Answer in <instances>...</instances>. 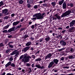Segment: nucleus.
Wrapping results in <instances>:
<instances>
[{
    "label": "nucleus",
    "instance_id": "obj_1",
    "mask_svg": "<svg viewBox=\"0 0 75 75\" xmlns=\"http://www.w3.org/2000/svg\"><path fill=\"white\" fill-rule=\"evenodd\" d=\"M59 60L57 59H54L50 63L49 65L48 66V68H50L51 67H54L57 64H58Z\"/></svg>",
    "mask_w": 75,
    "mask_h": 75
},
{
    "label": "nucleus",
    "instance_id": "obj_2",
    "mask_svg": "<svg viewBox=\"0 0 75 75\" xmlns=\"http://www.w3.org/2000/svg\"><path fill=\"white\" fill-rule=\"evenodd\" d=\"M33 17H36L32 18L31 20H35L37 19L41 20V19H42L44 18V17L42 16V14L40 13H36L33 15Z\"/></svg>",
    "mask_w": 75,
    "mask_h": 75
},
{
    "label": "nucleus",
    "instance_id": "obj_3",
    "mask_svg": "<svg viewBox=\"0 0 75 75\" xmlns=\"http://www.w3.org/2000/svg\"><path fill=\"white\" fill-rule=\"evenodd\" d=\"M73 11H72V12H71V10H68V11H66L65 13H64L61 16V17H66V16H69V15L70 14H71V13H73Z\"/></svg>",
    "mask_w": 75,
    "mask_h": 75
},
{
    "label": "nucleus",
    "instance_id": "obj_4",
    "mask_svg": "<svg viewBox=\"0 0 75 75\" xmlns=\"http://www.w3.org/2000/svg\"><path fill=\"white\" fill-rule=\"evenodd\" d=\"M59 52L61 51H63V52H70V48H66V47L64 48H62L59 49Z\"/></svg>",
    "mask_w": 75,
    "mask_h": 75
},
{
    "label": "nucleus",
    "instance_id": "obj_5",
    "mask_svg": "<svg viewBox=\"0 0 75 75\" xmlns=\"http://www.w3.org/2000/svg\"><path fill=\"white\" fill-rule=\"evenodd\" d=\"M2 14H4L5 16H7L9 14L8 13V10L6 8L2 10Z\"/></svg>",
    "mask_w": 75,
    "mask_h": 75
},
{
    "label": "nucleus",
    "instance_id": "obj_6",
    "mask_svg": "<svg viewBox=\"0 0 75 75\" xmlns=\"http://www.w3.org/2000/svg\"><path fill=\"white\" fill-rule=\"evenodd\" d=\"M9 65H11V67H16L15 64L13 63H11V62L10 61L8 62L7 64H6L5 66L6 68H7V67H8Z\"/></svg>",
    "mask_w": 75,
    "mask_h": 75
},
{
    "label": "nucleus",
    "instance_id": "obj_7",
    "mask_svg": "<svg viewBox=\"0 0 75 75\" xmlns=\"http://www.w3.org/2000/svg\"><path fill=\"white\" fill-rule=\"evenodd\" d=\"M14 29V28L13 27L12 28H10L9 30H8V31L7 30H4L2 31L3 33H10L12 31H13V30Z\"/></svg>",
    "mask_w": 75,
    "mask_h": 75
},
{
    "label": "nucleus",
    "instance_id": "obj_8",
    "mask_svg": "<svg viewBox=\"0 0 75 75\" xmlns=\"http://www.w3.org/2000/svg\"><path fill=\"white\" fill-rule=\"evenodd\" d=\"M31 47L30 46H27L24 48L22 50V52H26L28 50H30V48Z\"/></svg>",
    "mask_w": 75,
    "mask_h": 75
},
{
    "label": "nucleus",
    "instance_id": "obj_9",
    "mask_svg": "<svg viewBox=\"0 0 75 75\" xmlns=\"http://www.w3.org/2000/svg\"><path fill=\"white\" fill-rule=\"evenodd\" d=\"M60 45L63 47H65L67 45V43L64 40H61L60 42Z\"/></svg>",
    "mask_w": 75,
    "mask_h": 75
},
{
    "label": "nucleus",
    "instance_id": "obj_10",
    "mask_svg": "<svg viewBox=\"0 0 75 75\" xmlns=\"http://www.w3.org/2000/svg\"><path fill=\"white\" fill-rule=\"evenodd\" d=\"M51 57H52V54L51 53H49L45 57V60H46V59H49V58L50 59Z\"/></svg>",
    "mask_w": 75,
    "mask_h": 75
},
{
    "label": "nucleus",
    "instance_id": "obj_11",
    "mask_svg": "<svg viewBox=\"0 0 75 75\" xmlns=\"http://www.w3.org/2000/svg\"><path fill=\"white\" fill-rule=\"evenodd\" d=\"M22 25H18L17 26H16V28H15V26H13V27L12 28H13V27L14 28V29L13 30V31H16V30H17L18 28H21Z\"/></svg>",
    "mask_w": 75,
    "mask_h": 75
},
{
    "label": "nucleus",
    "instance_id": "obj_12",
    "mask_svg": "<svg viewBox=\"0 0 75 75\" xmlns=\"http://www.w3.org/2000/svg\"><path fill=\"white\" fill-rule=\"evenodd\" d=\"M75 24V20L72 21L70 22V27H72L74 24Z\"/></svg>",
    "mask_w": 75,
    "mask_h": 75
},
{
    "label": "nucleus",
    "instance_id": "obj_13",
    "mask_svg": "<svg viewBox=\"0 0 75 75\" xmlns=\"http://www.w3.org/2000/svg\"><path fill=\"white\" fill-rule=\"evenodd\" d=\"M20 23V21H17L16 22H13V26L14 27V26H16L17 25H18L19 23Z\"/></svg>",
    "mask_w": 75,
    "mask_h": 75
},
{
    "label": "nucleus",
    "instance_id": "obj_14",
    "mask_svg": "<svg viewBox=\"0 0 75 75\" xmlns=\"http://www.w3.org/2000/svg\"><path fill=\"white\" fill-rule=\"evenodd\" d=\"M54 17H56L57 19H58V20H60L61 19V16H58V14H57L55 15H54Z\"/></svg>",
    "mask_w": 75,
    "mask_h": 75
},
{
    "label": "nucleus",
    "instance_id": "obj_15",
    "mask_svg": "<svg viewBox=\"0 0 75 75\" xmlns=\"http://www.w3.org/2000/svg\"><path fill=\"white\" fill-rule=\"evenodd\" d=\"M67 7V4H66V2L64 1L63 4L62 8L63 9H65Z\"/></svg>",
    "mask_w": 75,
    "mask_h": 75
},
{
    "label": "nucleus",
    "instance_id": "obj_16",
    "mask_svg": "<svg viewBox=\"0 0 75 75\" xmlns=\"http://www.w3.org/2000/svg\"><path fill=\"white\" fill-rule=\"evenodd\" d=\"M67 5V6H70L71 7H74V4L72 3H68Z\"/></svg>",
    "mask_w": 75,
    "mask_h": 75
},
{
    "label": "nucleus",
    "instance_id": "obj_17",
    "mask_svg": "<svg viewBox=\"0 0 75 75\" xmlns=\"http://www.w3.org/2000/svg\"><path fill=\"white\" fill-rule=\"evenodd\" d=\"M33 1H34V0H27V3L28 4H31L33 3Z\"/></svg>",
    "mask_w": 75,
    "mask_h": 75
},
{
    "label": "nucleus",
    "instance_id": "obj_18",
    "mask_svg": "<svg viewBox=\"0 0 75 75\" xmlns=\"http://www.w3.org/2000/svg\"><path fill=\"white\" fill-rule=\"evenodd\" d=\"M64 2V0H62L61 1H60L59 2V4L60 5V6H61L62 4H63V3Z\"/></svg>",
    "mask_w": 75,
    "mask_h": 75
},
{
    "label": "nucleus",
    "instance_id": "obj_19",
    "mask_svg": "<svg viewBox=\"0 0 75 75\" xmlns=\"http://www.w3.org/2000/svg\"><path fill=\"white\" fill-rule=\"evenodd\" d=\"M45 40L46 41H49L51 40V38H50V37H47L45 38Z\"/></svg>",
    "mask_w": 75,
    "mask_h": 75
},
{
    "label": "nucleus",
    "instance_id": "obj_20",
    "mask_svg": "<svg viewBox=\"0 0 75 75\" xmlns=\"http://www.w3.org/2000/svg\"><path fill=\"white\" fill-rule=\"evenodd\" d=\"M31 44V41L28 42L26 44V46H27V47H29Z\"/></svg>",
    "mask_w": 75,
    "mask_h": 75
},
{
    "label": "nucleus",
    "instance_id": "obj_21",
    "mask_svg": "<svg viewBox=\"0 0 75 75\" xmlns=\"http://www.w3.org/2000/svg\"><path fill=\"white\" fill-rule=\"evenodd\" d=\"M24 62H25V63H27V62H29V58L28 57H27L25 59V61Z\"/></svg>",
    "mask_w": 75,
    "mask_h": 75
},
{
    "label": "nucleus",
    "instance_id": "obj_22",
    "mask_svg": "<svg viewBox=\"0 0 75 75\" xmlns=\"http://www.w3.org/2000/svg\"><path fill=\"white\" fill-rule=\"evenodd\" d=\"M46 20L47 21V23H50L52 21V18H49L48 20Z\"/></svg>",
    "mask_w": 75,
    "mask_h": 75
},
{
    "label": "nucleus",
    "instance_id": "obj_23",
    "mask_svg": "<svg viewBox=\"0 0 75 75\" xmlns=\"http://www.w3.org/2000/svg\"><path fill=\"white\" fill-rule=\"evenodd\" d=\"M10 26V25H8L6 26L3 27V30H6V29H7L8 27H9V26Z\"/></svg>",
    "mask_w": 75,
    "mask_h": 75
},
{
    "label": "nucleus",
    "instance_id": "obj_24",
    "mask_svg": "<svg viewBox=\"0 0 75 75\" xmlns=\"http://www.w3.org/2000/svg\"><path fill=\"white\" fill-rule=\"evenodd\" d=\"M73 52H74V50L73 48H70V52L71 53H73Z\"/></svg>",
    "mask_w": 75,
    "mask_h": 75
},
{
    "label": "nucleus",
    "instance_id": "obj_25",
    "mask_svg": "<svg viewBox=\"0 0 75 75\" xmlns=\"http://www.w3.org/2000/svg\"><path fill=\"white\" fill-rule=\"evenodd\" d=\"M44 40H45V39H44V38H40L39 40V41L40 42H42V41H43V42H44V41H45Z\"/></svg>",
    "mask_w": 75,
    "mask_h": 75
},
{
    "label": "nucleus",
    "instance_id": "obj_26",
    "mask_svg": "<svg viewBox=\"0 0 75 75\" xmlns=\"http://www.w3.org/2000/svg\"><path fill=\"white\" fill-rule=\"evenodd\" d=\"M42 60L41 59V58H38L35 60V61L36 62H38V61H41V60Z\"/></svg>",
    "mask_w": 75,
    "mask_h": 75
},
{
    "label": "nucleus",
    "instance_id": "obj_27",
    "mask_svg": "<svg viewBox=\"0 0 75 75\" xmlns=\"http://www.w3.org/2000/svg\"><path fill=\"white\" fill-rule=\"evenodd\" d=\"M27 55H28V54H27V53H26L25 54H24L23 55V58H24V59H25L27 58Z\"/></svg>",
    "mask_w": 75,
    "mask_h": 75
},
{
    "label": "nucleus",
    "instance_id": "obj_28",
    "mask_svg": "<svg viewBox=\"0 0 75 75\" xmlns=\"http://www.w3.org/2000/svg\"><path fill=\"white\" fill-rule=\"evenodd\" d=\"M28 73H31L32 72V70H31V68H29L28 69Z\"/></svg>",
    "mask_w": 75,
    "mask_h": 75
},
{
    "label": "nucleus",
    "instance_id": "obj_29",
    "mask_svg": "<svg viewBox=\"0 0 75 75\" xmlns=\"http://www.w3.org/2000/svg\"><path fill=\"white\" fill-rule=\"evenodd\" d=\"M51 5H52V6H53L54 7V6H55V5H56V3H55V2H52L51 3Z\"/></svg>",
    "mask_w": 75,
    "mask_h": 75
},
{
    "label": "nucleus",
    "instance_id": "obj_30",
    "mask_svg": "<svg viewBox=\"0 0 75 75\" xmlns=\"http://www.w3.org/2000/svg\"><path fill=\"white\" fill-rule=\"evenodd\" d=\"M74 58V56L73 55H69V59H73Z\"/></svg>",
    "mask_w": 75,
    "mask_h": 75
},
{
    "label": "nucleus",
    "instance_id": "obj_31",
    "mask_svg": "<svg viewBox=\"0 0 75 75\" xmlns=\"http://www.w3.org/2000/svg\"><path fill=\"white\" fill-rule=\"evenodd\" d=\"M23 3H24V1H23V0H19V4H22Z\"/></svg>",
    "mask_w": 75,
    "mask_h": 75
},
{
    "label": "nucleus",
    "instance_id": "obj_32",
    "mask_svg": "<svg viewBox=\"0 0 75 75\" xmlns=\"http://www.w3.org/2000/svg\"><path fill=\"white\" fill-rule=\"evenodd\" d=\"M8 39H6L4 41L5 44H7L8 43Z\"/></svg>",
    "mask_w": 75,
    "mask_h": 75
},
{
    "label": "nucleus",
    "instance_id": "obj_33",
    "mask_svg": "<svg viewBox=\"0 0 75 75\" xmlns=\"http://www.w3.org/2000/svg\"><path fill=\"white\" fill-rule=\"evenodd\" d=\"M14 43V42L13 41H12V42H8V45H11V44H13Z\"/></svg>",
    "mask_w": 75,
    "mask_h": 75
},
{
    "label": "nucleus",
    "instance_id": "obj_34",
    "mask_svg": "<svg viewBox=\"0 0 75 75\" xmlns=\"http://www.w3.org/2000/svg\"><path fill=\"white\" fill-rule=\"evenodd\" d=\"M9 45V48H14V45Z\"/></svg>",
    "mask_w": 75,
    "mask_h": 75
},
{
    "label": "nucleus",
    "instance_id": "obj_35",
    "mask_svg": "<svg viewBox=\"0 0 75 75\" xmlns=\"http://www.w3.org/2000/svg\"><path fill=\"white\" fill-rule=\"evenodd\" d=\"M35 67H37L39 69H40V64H36L35 65Z\"/></svg>",
    "mask_w": 75,
    "mask_h": 75
},
{
    "label": "nucleus",
    "instance_id": "obj_36",
    "mask_svg": "<svg viewBox=\"0 0 75 75\" xmlns=\"http://www.w3.org/2000/svg\"><path fill=\"white\" fill-rule=\"evenodd\" d=\"M44 23V24L45 25H47V24H48V22H47V21L46 20L44 22H43Z\"/></svg>",
    "mask_w": 75,
    "mask_h": 75
},
{
    "label": "nucleus",
    "instance_id": "obj_37",
    "mask_svg": "<svg viewBox=\"0 0 75 75\" xmlns=\"http://www.w3.org/2000/svg\"><path fill=\"white\" fill-rule=\"evenodd\" d=\"M27 37H28V35H25L23 37V38H24V39H26Z\"/></svg>",
    "mask_w": 75,
    "mask_h": 75
},
{
    "label": "nucleus",
    "instance_id": "obj_38",
    "mask_svg": "<svg viewBox=\"0 0 75 75\" xmlns=\"http://www.w3.org/2000/svg\"><path fill=\"white\" fill-rule=\"evenodd\" d=\"M43 7H47L48 6V5H47V4H43Z\"/></svg>",
    "mask_w": 75,
    "mask_h": 75
},
{
    "label": "nucleus",
    "instance_id": "obj_39",
    "mask_svg": "<svg viewBox=\"0 0 75 75\" xmlns=\"http://www.w3.org/2000/svg\"><path fill=\"white\" fill-rule=\"evenodd\" d=\"M61 35H62L61 34L59 35L58 36H57L56 37V38H59L61 37Z\"/></svg>",
    "mask_w": 75,
    "mask_h": 75
},
{
    "label": "nucleus",
    "instance_id": "obj_40",
    "mask_svg": "<svg viewBox=\"0 0 75 75\" xmlns=\"http://www.w3.org/2000/svg\"><path fill=\"white\" fill-rule=\"evenodd\" d=\"M67 60H68V57H64V61H67Z\"/></svg>",
    "mask_w": 75,
    "mask_h": 75
},
{
    "label": "nucleus",
    "instance_id": "obj_41",
    "mask_svg": "<svg viewBox=\"0 0 75 75\" xmlns=\"http://www.w3.org/2000/svg\"><path fill=\"white\" fill-rule=\"evenodd\" d=\"M51 18H52V20H57V18L56 17H55L54 16L52 17Z\"/></svg>",
    "mask_w": 75,
    "mask_h": 75
},
{
    "label": "nucleus",
    "instance_id": "obj_42",
    "mask_svg": "<svg viewBox=\"0 0 75 75\" xmlns=\"http://www.w3.org/2000/svg\"><path fill=\"white\" fill-rule=\"evenodd\" d=\"M4 47V45L3 43H1L0 44V47Z\"/></svg>",
    "mask_w": 75,
    "mask_h": 75
},
{
    "label": "nucleus",
    "instance_id": "obj_43",
    "mask_svg": "<svg viewBox=\"0 0 75 75\" xmlns=\"http://www.w3.org/2000/svg\"><path fill=\"white\" fill-rule=\"evenodd\" d=\"M53 32V30H50L48 32V33H50V34H52V32Z\"/></svg>",
    "mask_w": 75,
    "mask_h": 75
},
{
    "label": "nucleus",
    "instance_id": "obj_44",
    "mask_svg": "<svg viewBox=\"0 0 75 75\" xmlns=\"http://www.w3.org/2000/svg\"><path fill=\"white\" fill-rule=\"evenodd\" d=\"M34 8L35 9H37L38 8V6L37 5H35L34 6Z\"/></svg>",
    "mask_w": 75,
    "mask_h": 75
},
{
    "label": "nucleus",
    "instance_id": "obj_45",
    "mask_svg": "<svg viewBox=\"0 0 75 75\" xmlns=\"http://www.w3.org/2000/svg\"><path fill=\"white\" fill-rule=\"evenodd\" d=\"M3 5V1H1L0 2V7H1V6Z\"/></svg>",
    "mask_w": 75,
    "mask_h": 75
},
{
    "label": "nucleus",
    "instance_id": "obj_46",
    "mask_svg": "<svg viewBox=\"0 0 75 75\" xmlns=\"http://www.w3.org/2000/svg\"><path fill=\"white\" fill-rule=\"evenodd\" d=\"M3 5V1H1L0 2V7H1V6Z\"/></svg>",
    "mask_w": 75,
    "mask_h": 75
},
{
    "label": "nucleus",
    "instance_id": "obj_47",
    "mask_svg": "<svg viewBox=\"0 0 75 75\" xmlns=\"http://www.w3.org/2000/svg\"><path fill=\"white\" fill-rule=\"evenodd\" d=\"M24 57V55H21L19 59H21L22 58H23Z\"/></svg>",
    "mask_w": 75,
    "mask_h": 75
},
{
    "label": "nucleus",
    "instance_id": "obj_48",
    "mask_svg": "<svg viewBox=\"0 0 75 75\" xmlns=\"http://www.w3.org/2000/svg\"><path fill=\"white\" fill-rule=\"evenodd\" d=\"M34 59H35V56L34 55H33L31 56Z\"/></svg>",
    "mask_w": 75,
    "mask_h": 75
},
{
    "label": "nucleus",
    "instance_id": "obj_49",
    "mask_svg": "<svg viewBox=\"0 0 75 75\" xmlns=\"http://www.w3.org/2000/svg\"><path fill=\"white\" fill-rule=\"evenodd\" d=\"M60 60H61V61H64V57H62L60 59Z\"/></svg>",
    "mask_w": 75,
    "mask_h": 75
},
{
    "label": "nucleus",
    "instance_id": "obj_50",
    "mask_svg": "<svg viewBox=\"0 0 75 75\" xmlns=\"http://www.w3.org/2000/svg\"><path fill=\"white\" fill-rule=\"evenodd\" d=\"M13 60V58L11 57L9 58V61H12Z\"/></svg>",
    "mask_w": 75,
    "mask_h": 75
},
{
    "label": "nucleus",
    "instance_id": "obj_51",
    "mask_svg": "<svg viewBox=\"0 0 75 75\" xmlns=\"http://www.w3.org/2000/svg\"><path fill=\"white\" fill-rule=\"evenodd\" d=\"M8 17L6 16L4 18L5 20H6V19H8Z\"/></svg>",
    "mask_w": 75,
    "mask_h": 75
},
{
    "label": "nucleus",
    "instance_id": "obj_52",
    "mask_svg": "<svg viewBox=\"0 0 75 75\" xmlns=\"http://www.w3.org/2000/svg\"><path fill=\"white\" fill-rule=\"evenodd\" d=\"M69 32H72V30L71 28H70L69 30Z\"/></svg>",
    "mask_w": 75,
    "mask_h": 75
},
{
    "label": "nucleus",
    "instance_id": "obj_53",
    "mask_svg": "<svg viewBox=\"0 0 75 75\" xmlns=\"http://www.w3.org/2000/svg\"><path fill=\"white\" fill-rule=\"evenodd\" d=\"M27 6L28 8H30V7H31V5L28 4Z\"/></svg>",
    "mask_w": 75,
    "mask_h": 75
},
{
    "label": "nucleus",
    "instance_id": "obj_54",
    "mask_svg": "<svg viewBox=\"0 0 75 75\" xmlns=\"http://www.w3.org/2000/svg\"><path fill=\"white\" fill-rule=\"evenodd\" d=\"M14 53V54H16L17 52V50H16L15 51H13Z\"/></svg>",
    "mask_w": 75,
    "mask_h": 75
},
{
    "label": "nucleus",
    "instance_id": "obj_55",
    "mask_svg": "<svg viewBox=\"0 0 75 75\" xmlns=\"http://www.w3.org/2000/svg\"><path fill=\"white\" fill-rule=\"evenodd\" d=\"M34 25H32L31 26V28H32V29H34Z\"/></svg>",
    "mask_w": 75,
    "mask_h": 75
},
{
    "label": "nucleus",
    "instance_id": "obj_56",
    "mask_svg": "<svg viewBox=\"0 0 75 75\" xmlns=\"http://www.w3.org/2000/svg\"><path fill=\"white\" fill-rule=\"evenodd\" d=\"M41 24L42 26H44V25H45L43 22L41 23Z\"/></svg>",
    "mask_w": 75,
    "mask_h": 75
},
{
    "label": "nucleus",
    "instance_id": "obj_57",
    "mask_svg": "<svg viewBox=\"0 0 75 75\" xmlns=\"http://www.w3.org/2000/svg\"><path fill=\"white\" fill-rule=\"evenodd\" d=\"M22 59V62H24V63H25V62H24V61H25V59Z\"/></svg>",
    "mask_w": 75,
    "mask_h": 75
},
{
    "label": "nucleus",
    "instance_id": "obj_58",
    "mask_svg": "<svg viewBox=\"0 0 75 75\" xmlns=\"http://www.w3.org/2000/svg\"><path fill=\"white\" fill-rule=\"evenodd\" d=\"M30 64L29 63H27L26 64V66H27V67H30Z\"/></svg>",
    "mask_w": 75,
    "mask_h": 75
},
{
    "label": "nucleus",
    "instance_id": "obj_59",
    "mask_svg": "<svg viewBox=\"0 0 75 75\" xmlns=\"http://www.w3.org/2000/svg\"><path fill=\"white\" fill-rule=\"evenodd\" d=\"M43 68H44V67L43 66L41 67V66H40V69H43Z\"/></svg>",
    "mask_w": 75,
    "mask_h": 75
},
{
    "label": "nucleus",
    "instance_id": "obj_60",
    "mask_svg": "<svg viewBox=\"0 0 75 75\" xmlns=\"http://www.w3.org/2000/svg\"><path fill=\"white\" fill-rule=\"evenodd\" d=\"M64 69H65L66 68L67 69H68V68H69V67L65 66V67H64Z\"/></svg>",
    "mask_w": 75,
    "mask_h": 75
},
{
    "label": "nucleus",
    "instance_id": "obj_61",
    "mask_svg": "<svg viewBox=\"0 0 75 75\" xmlns=\"http://www.w3.org/2000/svg\"><path fill=\"white\" fill-rule=\"evenodd\" d=\"M12 37V35H10L8 36V38H11Z\"/></svg>",
    "mask_w": 75,
    "mask_h": 75
},
{
    "label": "nucleus",
    "instance_id": "obj_62",
    "mask_svg": "<svg viewBox=\"0 0 75 75\" xmlns=\"http://www.w3.org/2000/svg\"><path fill=\"white\" fill-rule=\"evenodd\" d=\"M40 43L39 42H37L35 44V45H40Z\"/></svg>",
    "mask_w": 75,
    "mask_h": 75
},
{
    "label": "nucleus",
    "instance_id": "obj_63",
    "mask_svg": "<svg viewBox=\"0 0 75 75\" xmlns=\"http://www.w3.org/2000/svg\"><path fill=\"white\" fill-rule=\"evenodd\" d=\"M6 75H14V74H11L10 73H7Z\"/></svg>",
    "mask_w": 75,
    "mask_h": 75
},
{
    "label": "nucleus",
    "instance_id": "obj_64",
    "mask_svg": "<svg viewBox=\"0 0 75 75\" xmlns=\"http://www.w3.org/2000/svg\"><path fill=\"white\" fill-rule=\"evenodd\" d=\"M9 52H10V51H9V50L8 49L6 51V53H8Z\"/></svg>",
    "mask_w": 75,
    "mask_h": 75
}]
</instances>
